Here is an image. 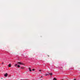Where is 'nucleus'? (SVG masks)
Instances as JSON below:
<instances>
[{"label":"nucleus","instance_id":"1","mask_svg":"<svg viewBox=\"0 0 80 80\" xmlns=\"http://www.w3.org/2000/svg\"><path fill=\"white\" fill-rule=\"evenodd\" d=\"M17 63L19 65H23V63L21 62H18Z\"/></svg>","mask_w":80,"mask_h":80},{"label":"nucleus","instance_id":"2","mask_svg":"<svg viewBox=\"0 0 80 80\" xmlns=\"http://www.w3.org/2000/svg\"><path fill=\"white\" fill-rule=\"evenodd\" d=\"M7 75H8V74H7V73H6L5 74H4V77H7Z\"/></svg>","mask_w":80,"mask_h":80},{"label":"nucleus","instance_id":"3","mask_svg":"<svg viewBox=\"0 0 80 80\" xmlns=\"http://www.w3.org/2000/svg\"><path fill=\"white\" fill-rule=\"evenodd\" d=\"M29 70L30 72H32V69H31V68H29Z\"/></svg>","mask_w":80,"mask_h":80},{"label":"nucleus","instance_id":"4","mask_svg":"<svg viewBox=\"0 0 80 80\" xmlns=\"http://www.w3.org/2000/svg\"><path fill=\"white\" fill-rule=\"evenodd\" d=\"M9 67H11V64H9L8 65Z\"/></svg>","mask_w":80,"mask_h":80},{"label":"nucleus","instance_id":"5","mask_svg":"<svg viewBox=\"0 0 80 80\" xmlns=\"http://www.w3.org/2000/svg\"><path fill=\"white\" fill-rule=\"evenodd\" d=\"M52 75V73H49L48 74V75Z\"/></svg>","mask_w":80,"mask_h":80},{"label":"nucleus","instance_id":"6","mask_svg":"<svg viewBox=\"0 0 80 80\" xmlns=\"http://www.w3.org/2000/svg\"><path fill=\"white\" fill-rule=\"evenodd\" d=\"M15 67H16V66H17V64H15L14 65Z\"/></svg>","mask_w":80,"mask_h":80},{"label":"nucleus","instance_id":"7","mask_svg":"<svg viewBox=\"0 0 80 80\" xmlns=\"http://www.w3.org/2000/svg\"><path fill=\"white\" fill-rule=\"evenodd\" d=\"M53 80H57V79H56V78H54Z\"/></svg>","mask_w":80,"mask_h":80},{"label":"nucleus","instance_id":"8","mask_svg":"<svg viewBox=\"0 0 80 80\" xmlns=\"http://www.w3.org/2000/svg\"><path fill=\"white\" fill-rule=\"evenodd\" d=\"M20 66L19 65H18V67H20Z\"/></svg>","mask_w":80,"mask_h":80},{"label":"nucleus","instance_id":"9","mask_svg":"<svg viewBox=\"0 0 80 80\" xmlns=\"http://www.w3.org/2000/svg\"><path fill=\"white\" fill-rule=\"evenodd\" d=\"M32 71H35V69H32Z\"/></svg>","mask_w":80,"mask_h":80},{"label":"nucleus","instance_id":"10","mask_svg":"<svg viewBox=\"0 0 80 80\" xmlns=\"http://www.w3.org/2000/svg\"><path fill=\"white\" fill-rule=\"evenodd\" d=\"M45 76H47V75H48V74H46V75H45Z\"/></svg>","mask_w":80,"mask_h":80},{"label":"nucleus","instance_id":"11","mask_svg":"<svg viewBox=\"0 0 80 80\" xmlns=\"http://www.w3.org/2000/svg\"><path fill=\"white\" fill-rule=\"evenodd\" d=\"M22 68V69H24V68Z\"/></svg>","mask_w":80,"mask_h":80},{"label":"nucleus","instance_id":"12","mask_svg":"<svg viewBox=\"0 0 80 80\" xmlns=\"http://www.w3.org/2000/svg\"><path fill=\"white\" fill-rule=\"evenodd\" d=\"M41 78H43V76H41Z\"/></svg>","mask_w":80,"mask_h":80},{"label":"nucleus","instance_id":"13","mask_svg":"<svg viewBox=\"0 0 80 80\" xmlns=\"http://www.w3.org/2000/svg\"><path fill=\"white\" fill-rule=\"evenodd\" d=\"M2 65H3V62H2Z\"/></svg>","mask_w":80,"mask_h":80},{"label":"nucleus","instance_id":"14","mask_svg":"<svg viewBox=\"0 0 80 80\" xmlns=\"http://www.w3.org/2000/svg\"><path fill=\"white\" fill-rule=\"evenodd\" d=\"M39 71L40 72H41V70H39Z\"/></svg>","mask_w":80,"mask_h":80},{"label":"nucleus","instance_id":"15","mask_svg":"<svg viewBox=\"0 0 80 80\" xmlns=\"http://www.w3.org/2000/svg\"><path fill=\"white\" fill-rule=\"evenodd\" d=\"M74 80H76V79H74Z\"/></svg>","mask_w":80,"mask_h":80},{"label":"nucleus","instance_id":"16","mask_svg":"<svg viewBox=\"0 0 80 80\" xmlns=\"http://www.w3.org/2000/svg\"><path fill=\"white\" fill-rule=\"evenodd\" d=\"M1 79H2V78Z\"/></svg>","mask_w":80,"mask_h":80}]
</instances>
